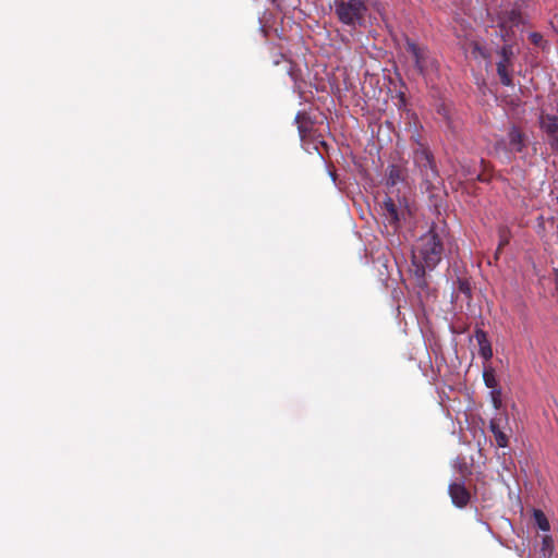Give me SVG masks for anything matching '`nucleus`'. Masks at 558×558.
Segmentation results:
<instances>
[{"mask_svg": "<svg viewBox=\"0 0 558 558\" xmlns=\"http://www.w3.org/2000/svg\"><path fill=\"white\" fill-rule=\"evenodd\" d=\"M444 245L434 230L423 234L412 251L413 275L420 288L428 286L426 272L432 271L442 259Z\"/></svg>", "mask_w": 558, "mask_h": 558, "instance_id": "obj_1", "label": "nucleus"}, {"mask_svg": "<svg viewBox=\"0 0 558 558\" xmlns=\"http://www.w3.org/2000/svg\"><path fill=\"white\" fill-rule=\"evenodd\" d=\"M415 143L417 148L413 151V161L422 178V184L426 191L436 190L441 184V178L434 155L418 136L415 137Z\"/></svg>", "mask_w": 558, "mask_h": 558, "instance_id": "obj_2", "label": "nucleus"}, {"mask_svg": "<svg viewBox=\"0 0 558 558\" xmlns=\"http://www.w3.org/2000/svg\"><path fill=\"white\" fill-rule=\"evenodd\" d=\"M367 12L366 0H336L335 14L338 20L352 28L362 26Z\"/></svg>", "mask_w": 558, "mask_h": 558, "instance_id": "obj_3", "label": "nucleus"}, {"mask_svg": "<svg viewBox=\"0 0 558 558\" xmlns=\"http://www.w3.org/2000/svg\"><path fill=\"white\" fill-rule=\"evenodd\" d=\"M497 54L499 57V60L496 63V70L500 83L504 86L512 87L514 85L512 78L514 58L512 45L505 44L500 49L497 50Z\"/></svg>", "mask_w": 558, "mask_h": 558, "instance_id": "obj_4", "label": "nucleus"}, {"mask_svg": "<svg viewBox=\"0 0 558 558\" xmlns=\"http://www.w3.org/2000/svg\"><path fill=\"white\" fill-rule=\"evenodd\" d=\"M496 148H504L510 154H522L527 148V137L518 126L512 125L507 133V142L498 141Z\"/></svg>", "mask_w": 558, "mask_h": 558, "instance_id": "obj_5", "label": "nucleus"}, {"mask_svg": "<svg viewBox=\"0 0 558 558\" xmlns=\"http://www.w3.org/2000/svg\"><path fill=\"white\" fill-rule=\"evenodd\" d=\"M381 215L385 222L397 231L400 226V219L403 211L399 209L392 197L387 196L381 204Z\"/></svg>", "mask_w": 558, "mask_h": 558, "instance_id": "obj_6", "label": "nucleus"}, {"mask_svg": "<svg viewBox=\"0 0 558 558\" xmlns=\"http://www.w3.org/2000/svg\"><path fill=\"white\" fill-rule=\"evenodd\" d=\"M407 51L412 56L414 65L420 74H424L427 68L428 51L425 47L418 46L411 39L407 38Z\"/></svg>", "mask_w": 558, "mask_h": 558, "instance_id": "obj_7", "label": "nucleus"}, {"mask_svg": "<svg viewBox=\"0 0 558 558\" xmlns=\"http://www.w3.org/2000/svg\"><path fill=\"white\" fill-rule=\"evenodd\" d=\"M448 493L452 504L458 508H464L468 506L471 499V493L465 487L463 481L453 482L449 484Z\"/></svg>", "mask_w": 558, "mask_h": 558, "instance_id": "obj_8", "label": "nucleus"}, {"mask_svg": "<svg viewBox=\"0 0 558 558\" xmlns=\"http://www.w3.org/2000/svg\"><path fill=\"white\" fill-rule=\"evenodd\" d=\"M296 125L299 135L302 141L310 137L314 128V122L312 121L311 117L305 111H299L294 119Z\"/></svg>", "mask_w": 558, "mask_h": 558, "instance_id": "obj_9", "label": "nucleus"}, {"mask_svg": "<svg viewBox=\"0 0 558 558\" xmlns=\"http://www.w3.org/2000/svg\"><path fill=\"white\" fill-rule=\"evenodd\" d=\"M475 339L480 347V350H478L480 355L485 361H489L493 357V349H492L490 342L487 338V333L482 329H476L475 330Z\"/></svg>", "mask_w": 558, "mask_h": 558, "instance_id": "obj_10", "label": "nucleus"}, {"mask_svg": "<svg viewBox=\"0 0 558 558\" xmlns=\"http://www.w3.org/2000/svg\"><path fill=\"white\" fill-rule=\"evenodd\" d=\"M405 170L398 165H390L387 170L386 185L388 189L395 187L397 184L404 182Z\"/></svg>", "mask_w": 558, "mask_h": 558, "instance_id": "obj_11", "label": "nucleus"}, {"mask_svg": "<svg viewBox=\"0 0 558 558\" xmlns=\"http://www.w3.org/2000/svg\"><path fill=\"white\" fill-rule=\"evenodd\" d=\"M539 126L547 136L558 134V118L551 114H542Z\"/></svg>", "mask_w": 558, "mask_h": 558, "instance_id": "obj_12", "label": "nucleus"}, {"mask_svg": "<svg viewBox=\"0 0 558 558\" xmlns=\"http://www.w3.org/2000/svg\"><path fill=\"white\" fill-rule=\"evenodd\" d=\"M489 429L494 434L496 444L500 448H505L508 446V437L507 435L500 429V421L497 418H493L489 422Z\"/></svg>", "mask_w": 558, "mask_h": 558, "instance_id": "obj_13", "label": "nucleus"}, {"mask_svg": "<svg viewBox=\"0 0 558 558\" xmlns=\"http://www.w3.org/2000/svg\"><path fill=\"white\" fill-rule=\"evenodd\" d=\"M533 517H534L535 523L537 524L539 530H542L544 532L549 531V529H550L549 522H548L545 513L542 510L535 509Z\"/></svg>", "mask_w": 558, "mask_h": 558, "instance_id": "obj_14", "label": "nucleus"}, {"mask_svg": "<svg viewBox=\"0 0 558 558\" xmlns=\"http://www.w3.org/2000/svg\"><path fill=\"white\" fill-rule=\"evenodd\" d=\"M499 243L497 247V253L502 250L504 246L508 245L510 242L511 233L508 227L501 226L498 229Z\"/></svg>", "mask_w": 558, "mask_h": 558, "instance_id": "obj_15", "label": "nucleus"}, {"mask_svg": "<svg viewBox=\"0 0 558 558\" xmlns=\"http://www.w3.org/2000/svg\"><path fill=\"white\" fill-rule=\"evenodd\" d=\"M483 379L485 383V386L492 390L498 388V381L495 376V372L493 368L485 369L483 373Z\"/></svg>", "mask_w": 558, "mask_h": 558, "instance_id": "obj_16", "label": "nucleus"}, {"mask_svg": "<svg viewBox=\"0 0 558 558\" xmlns=\"http://www.w3.org/2000/svg\"><path fill=\"white\" fill-rule=\"evenodd\" d=\"M553 548H554V542H553L551 536L545 535L543 537L542 548H541L543 556L549 557L551 555Z\"/></svg>", "mask_w": 558, "mask_h": 558, "instance_id": "obj_17", "label": "nucleus"}, {"mask_svg": "<svg viewBox=\"0 0 558 558\" xmlns=\"http://www.w3.org/2000/svg\"><path fill=\"white\" fill-rule=\"evenodd\" d=\"M492 403L495 409H499L501 407V390L500 388L494 389L490 391Z\"/></svg>", "mask_w": 558, "mask_h": 558, "instance_id": "obj_18", "label": "nucleus"}, {"mask_svg": "<svg viewBox=\"0 0 558 558\" xmlns=\"http://www.w3.org/2000/svg\"><path fill=\"white\" fill-rule=\"evenodd\" d=\"M548 137V144L553 151L558 153V134L549 135Z\"/></svg>", "mask_w": 558, "mask_h": 558, "instance_id": "obj_19", "label": "nucleus"}, {"mask_svg": "<svg viewBox=\"0 0 558 558\" xmlns=\"http://www.w3.org/2000/svg\"><path fill=\"white\" fill-rule=\"evenodd\" d=\"M459 290L462 293L468 294V295H470V293H471L470 286H469V283L466 281H460Z\"/></svg>", "mask_w": 558, "mask_h": 558, "instance_id": "obj_20", "label": "nucleus"}, {"mask_svg": "<svg viewBox=\"0 0 558 558\" xmlns=\"http://www.w3.org/2000/svg\"><path fill=\"white\" fill-rule=\"evenodd\" d=\"M530 39L533 44L538 45L539 41L543 39L542 35L538 33H532L530 35Z\"/></svg>", "mask_w": 558, "mask_h": 558, "instance_id": "obj_21", "label": "nucleus"}, {"mask_svg": "<svg viewBox=\"0 0 558 558\" xmlns=\"http://www.w3.org/2000/svg\"><path fill=\"white\" fill-rule=\"evenodd\" d=\"M527 2H529V0H515L517 5H522V4H525Z\"/></svg>", "mask_w": 558, "mask_h": 558, "instance_id": "obj_22", "label": "nucleus"}, {"mask_svg": "<svg viewBox=\"0 0 558 558\" xmlns=\"http://www.w3.org/2000/svg\"><path fill=\"white\" fill-rule=\"evenodd\" d=\"M438 113L444 114V117H445L446 119L448 118V117H447V112H446V109H445V108L439 109V110H438Z\"/></svg>", "mask_w": 558, "mask_h": 558, "instance_id": "obj_23", "label": "nucleus"}]
</instances>
